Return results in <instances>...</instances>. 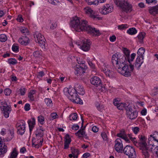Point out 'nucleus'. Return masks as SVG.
Returning a JSON list of instances; mask_svg holds the SVG:
<instances>
[{
	"mask_svg": "<svg viewBox=\"0 0 158 158\" xmlns=\"http://www.w3.org/2000/svg\"><path fill=\"white\" fill-rule=\"evenodd\" d=\"M20 31L22 33L26 35L28 34V29L25 27H22L20 28Z\"/></svg>",
	"mask_w": 158,
	"mask_h": 158,
	"instance_id": "obj_38",
	"label": "nucleus"
},
{
	"mask_svg": "<svg viewBox=\"0 0 158 158\" xmlns=\"http://www.w3.org/2000/svg\"><path fill=\"white\" fill-rule=\"evenodd\" d=\"M1 110L3 111L4 116L6 118H7L9 116V114L10 113L11 109L10 106H9L7 105L6 106H0Z\"/></svg>",
	"mask_w": 158,
	"mask_h": 158,
	"instance_id": "obj_14",
	"label": "nucleus"
},
{
	"mask_svg": "<svg viewBox=\"0 0 158 158\" xmlns=\"http://www.w3.org/2000/svg\"><path fill=\"white\" fill-rule=\"evenodd\" d=\"M114 147L117 152H122L123 151V145L121 139L118 138L115 140Z\"/></svg>",
	"mask_w": 158,
	"mask_h": 158,
	"instance_id": "obj_13",
	"label": "nucleus"
},
{
	"mask_svg": "<svg viewBox=\"0 0 158 158\" xmlns=\"http://www.w3.org/2000/svg\"><path fill=\"white\" fill-rule=\"evenodd\" d=\"M104 73L106 76L109 77H110L112 76V73L109 69H107V71H105Z\"/></svg>",
	"mask_w": 158,
	"mask_h": 158,
	"instance_id": "obj_52",
	"label": "nucleus"
},
{
	"mask_svg": "<svg viewBox=\"0 0 158 158\" xmlns=\"http://www.w3.org/2000/svg\"><path fill=\"white\" fill-rule=\"evenodd\" d=\"M128 27L127 24H122L118 26V28L119 29L122 30L127 28Z\"/></svg>",
	"mask_w": 158,
	"mask_h": 158,
	"instance_id": "obj_46",
	"label": "nucleus"
},
{
	"mask_svg": "<svg viewBox=\"0 0 158 158\" xmlns=\"http://www.w3.org/2000/svg\"><path fill=\"white\" fill-rule=\"evenodd\" d=\"M19 47L18 46V45L16 44H14L12 46V50L14 52H19Z\"/></svg>",
	"mask_w": 158,
	"mask_h": 158,
	"instance_id": "obj_42",
	"label": "nucleus"
},
{
	"mask_svg": "<svg viewBox=\"0 0 158 158\" xmlns=\"http://www.w3.org/2000/svg\"><path fill=\"white\" fill-rule=\"evenodd\" d=\"M116 37L114 35L111 36L110 38V40L111 42H114L116 40Z\"/></svg>",
	"mask_w": 158,
	"mask_h": 158,
	"instance_id": "obj_57",
	"label": "nucleus"
},
{
	"mask_svg": "<svg viewBox=\"0 0 158 158\" xmlns=\"http://www.w3.org/2000/svg\"><path fill=\"white\" fill-rule=\"evenodd\" d=\"M18 155V153L15 148L13 151L11 152L9 158H16Z\"/></svg>",
	"mask_w": 158,
	"mask_h": 158,
	"instance_id": "obj_33",
	"label": "nucleus"
},
{
	"mask_svg": "<svg viewBox=\"0 0 158 158\" xmlns=\"http://www.w3.org/2000/svg\"><path fill=\"white\" fill-rule=\"evenodd\" d=\"M135 55H136V54L135 53H132L131 55V56H130V62L128 61L130 64H131V61H133V60L134 59L135 56Z\"/></svg>",
	"mask_w": 158,
	"mask_h": 158,
	"instance_id": "obj_53",
	"label": "nucleus"
},
{
	"mask_svg": "<svg viewBox=\"0 0 158 158\" xmlns=\"http://www.w3.org/2000/svg\"><path fill=\"white\" fill-rule=\"evenodd\" d=\"M20 94L21 95H24L26 92V89L25 88H21L19 89Z\"/></svg>",
	"mask_w": 158,
	"mask_h": 158,
	"instance_id": "obj_50",
	"label": "nucleus"
},
{
	"mask_svg": "<svg viewBox=\"0 0 158 158\" xmlns=\"http://www.w3.org/2000/svg\"><path fill=\"white\" fill-rule=\"evenodd\" d=\"M149 12L151 14L156 15L158 14V6L152 7L149 9Z\"/></svg>",
	"mask_w": 158,
	"mask_h": 158,
	"instance_id": "obj_27",
	"label": "nucleus"
},
{
	"mask_svg": "<svg viewBox=\"0 0 158 158\" xmlns=\"http://www.w3.org/2000/svg\"><path fill=\"white\" fill-rule=\"evenodd\" d=\"M87 67L84 63L80 65H77L75 68V74L78 76L82 75L85 73Z\"/></svg>",
	"mask_w": 158,
	"mask_h": 158,
	"instance_id": "obj_8",
	"label": "nucleus"
},
{
	"mask_svg": "<svg viewBox=\"0 0 158 158\" xmlns=\"http://www.w3.org/2000/svg\"><path fill=\"white\" fill-rule=\"evenodd\" d=\"M95 106L97 109L99 111H102L104 109V106L98 102L95 103Z\"/></svg>",
	"mask_w": 158,
	"mask_h": 158,
	"instance_id": "obj_28",
	"label": "nucleus"
},
{
	"mask_svg": "<svg viewBox=\"0 0 158 158\" xmlns=\"http://www.w3.org/2000/svg\"><path fill=\"white\" fill-rule=\"evenodd\" d=\"M114 105L117 106L118 110H122L125 108L126 110L127 117L131 119H135L138 115L135 106L132 104L119 103L116 99H115L113 102Z\"/></svg>",
	"mask_w": 158,
	"mask_h": 158,
	"instance_id": "obj_4",
	"label": "nucleus"
},
{
	"mask_svg": "<svg viewBox=\"0 0 158 158\" xmlns=\"http://www.w3.org/2000/svg\"><path fill=\"white\" fill-rule=\"evenodd\" d=\"M90 82L91 83L96 87H99L100 88H99L100 89H102L103 90V89H104V87L102 86V83L101 80L100 78L96 76H94L90 79Z\"/></svg>",
	"mask_w": 158,
	"mask_h": 158,
	"instance_id": "obj_10",
	"label": "nucleus"
},
{
	"mask_svg": "<svg viewBox=\"0 0 158 158\" xmlns=\"http://www.w3.org/2000/svg\"><path fill=\"white\" fill-rule=\"evenodd\" d=\"M132 130L135 134H137L139 131V128L138 127H133Z\"/></svg>",
	"mask_w": 158,
	"mask_h": 158,
	"instance_id": "obj_51",
	"label": "nucleus"
},
{
	"mask_svg": "<svg viewBox=\"0 0 158 158\" xmlns=\"http://www.w3.org/2000/svg\"><path fill=\"white\" fill-rule=\"evenodd\" d=\"M11 90L9 89H6L4 90V93L6 95H9L10 94Z\"/></svg>",
	"mask_w": 158,
	"mask_h": 158,
	"instance_id": "obj_49",
	"label": "nucleus"
},
{
	"mask_svg": "<svg viewBox=\"0 0 158 158\" xmlns=\"http://www.w3.org/2000/svg\"><path fill=\"white\" fill-rule=\"evenodd\" d=\"M145 33L144 32H141L139 33L138 36V38L139 40V41L140 43H142L143 42V40L145 37Z\"/></svg>",
	"mask_w": 158,
	"mask_h": 158,
	"instance_id": "obj_30",
	"label": "nucleus"
},
{
	"mask_svg": "<svg viewBox=\"0 0 158 158\" xmlns=\"http://www.w3.org/2000/svg\"><path fill=\"white\" fill-rule=\"evenodd\" d=\"M115 4L123 11L128 13L131 11L132 6L127 0H114Z\"/></svg>",
	"mask_w": 158,
	"mask_h": 158,
	"instance_id": "obj_5",
	"label": "nucleus"
},
{
	"mask_svg": "<svg viewBox=\"0 0 158 158\" xmlns=\"http://www.w3.org/2000/svg\"><path fill=\"white\" fill-rule=\"evenodd\" d=\"M70 25L76 31H86L89 33L96 35H99L100 34L99 30L88 25L86 20H82L77 16L73 18L71 21Z\"/></svg>",
	"mask_w": 158,
	"mask_h": 158,
	"instance_id": "obj_3",
	"label": "nucleus"
},
{
	"mask_svg": "<svg viewBox=\"0 0 158 158\" xmlns=\"http://www.w3.org/2000/svg\"><path fill=\"white\" fill-rule=\"evenodd\" d=\"M7 40L6 36L4 34L0 35V41L2 42H5Z\"/></svg>",
	"mask_w": 158,
	"mask_h": 158,
	"instance_id": "obj_43",
	"label": "nucleus"
},
{
	"mask_svg": "<svg viewBox=\"0 0 158 158\" xmlns=\"http://www.w3.org/2000/svg\"><path fill=\"white\" fill-rule=\"evenodd\" d=\"M35 91L32 90L30 91L28 94V97L31 101L34 100V98L33 95L35 93Z\"/></svg>",
	"mask_w": 158,
	"mask_h": 158,
	"instance_id": "obj_35",
	"label": "nucleus"
},
{
	"mask_svg": "<svg viewBox=\"0 0 158 158\" xmlns=\"http://www.w3.org/2000/svg\"><path fill=\"white\" fill-rule=\"evenodd\" d=\"M14 137V132L13 130L10 131V134L9 136L7 138L8 140H11Z\"/></svg>",
	"mask_w": 158,
	"mask_h": 158,
	"instance_id": "obj_41",
	"label": "nucleus"
},
{
	"mask_svg": "<svg viewBox=\"0 0 158 158\" xmlns=\"http://www.w3.org/2000/svg\"><path fill=\"white\" fill-rule=\"evenodd\" d=\"M79 128V126L78 125H73L72 126V128L73 130L74 131H76V130H77Z\"/></svg>",
	"mask_w": 158,
	"mask_h": 158,
	"instance_id": "obj_60",
	"label": "nucleus"
},
{
	"mask_svg": "<svg viewBox=\"0 0 158 158\" xmlns=\"http://www.w3.org/2000/svg\"><path fill=\"white\" fill-rule=\"evenodd\" d=\"M77 118V116L76 113H73L71 114L69 116V119L70 120H76Z\"/></svg>",
	"mask_w": 158,
	"mask_h": 158,
	"instance_id": "obj_36",
	"label": "nucleus"
},
{
	"mask_svg": "<svg viewBox=\"0 0 158 158\" xmlns=\"http://www.w3.org/2000/svg\"><path fill=\"white\" fill-rule=\"evenodd\" d=\"M1 139L0 138V155L4 154L7 152V147L5 145H3L2 143Z\"/></svg>",
	"mask_w": 158,
	"mask_h": 158,
	"instance_id": "obj_22",
	"label": "nucleus"
},
{
	"mask_svg": "<svg viewBox=\"0 0 158 158\" xmlns=\"http://www.w3.org/2000/svg\"><path fill=\"white\" fill-rule=\"evenodd\" d=\"M146 2L147 3L149 4L150 3H156V1L155 0H146Z\"/></svg>",
	"mask_w": 158,
	"mask_h": 158,
	"instance_id": "obj_64",
	"label": "nucleus"
},
{
	"mask_svg": "<svg viewBox=\"0 0 158 158\" xmlns=\"http://www.w3.org/2000/svg\"><path fill=\"white\" fill-rule=\"evenodd\" d=\"M143 62V57L138 56L136 58L135 63V66L137 69H139Z\"/></svg>",
	"mask_w": 158,
	"mask_h": 158,
	"instance_id": "obj_19",
	"label": "nucleus"
},
{
	"mask_svg": "<svg viewBox=\"0 0 158 158\" xmlns=\"http://www.w3.org/2000/svg\"><path fill=\"white\" fill-rule=\"evenodd\" d=\"M37 141H35L34 142L33 140L32 141V145L33 146H34L36 148H39L42 145L43 142V139H41L39 140L40 139H37Z\"/></svg>",
	"mask_w": 158,
	"mask_h": 158,
	"instance_id": "obj_25",
	"label": "nucleus"
},
{
	"mask_svg": "<svg viewBox=\"0 0 158 158\" xmlns=\"http://www.w3.org/2000/svg\"><path fill=\"white\" fill-rule=\"evenodd\" d=\"M128 136L129 138L132 141H133V143L135 145H136V144L137 143V142L134 140V139H135V138H133L132 137V135L131 134H128Z\"/></svg>",
	"mask_w": 158,
	"mask_h": 158,
	"instance_id": "obj_54",
	"label": "nucleus"
},
{
	"mask_svg": "<svg viewBox=\"0 0 158 158\" xmlns=\"http://www.w3.org/2000/svg\"><path fill=\"white\" fill-rule=\"evenodd\" d=\"M101 136L104 140H106L107 139V135L105 133H102L101 134Z\"/></svg>",
	"mask_w": 158,
	"mask_h": 158,
	"instance_id": "obj_55",
	"label": "nucleus"
},
{
	"mask_svg": "<svg viewBox=\"0 0 158 158\" xmlns=\"http://www.w3.org/2000/svg\"><path fill=\"white\" fill-rule=\"evenodd\" d=\"M18 133L21 135H22L24 133L25 129V123L22 122L20 124H18L17 125Z\"/></svg>",
	"mask_w": 158,
	"mask_h": 158,
	"instance_id": "obj_15",
	"label": "nucleus"
},
{
	"mask_svg": "<svg viewBox=\"0 0 158 158\" xmlns=\"http://www.w3.org/2000/svg\"><path fill=\"white\" fill-rule=\"evenodd\" d=\"M117 135L126 141L128 140L124 131H121L120 133L117 134Z\"/></svg>",
	"mask_w": 158,
	"mask_h": 158,
	"instance_id": "obj_26",
	"label": "nucleus"
},
{
	"mask_svg": "<svg viewBox=\"0 0 158 158\" xmlns=\"http://www.w3.org/2000/svg\"><path fill=\"white\" fill-rule=\"evenodd\" d=\"M127 60L126 57L120 53L114 54L112 58V62L118 72L123 76L128 77L131 75V73L134 69L133 65L130 64V69L126 64Z\"/></svg>",
	"mask_w": 158,
	"mask_h": 158,
	"instance_id": "obj_2",
	"label": "nucleus"
},
{
	"mask_svg": "<svg viewBox=\"0 0 158 158\" xmlns=\"http://www.w3.org/2000/svg\"><path fill=\"white\" fill-rule=\"evenodd\" d=\"M85 127H84V128H81L79 130L77 133H75V135L76 136H78L79 138L83 137L85 138V139H87L88 137L85 134V132L84 131V129Z\"/></svg>",
	"mask_w": 158,
	"mask_h": 158,
	"instance_id": "obj_17",
	"label": "nucleus"
},
{
	"mask_svg": "<svg viewBox=\"0 0 158 158\" xmlns=\"http://www.w3.org/2000/svg\"><path fill=\"white\" fill-rule=\"evenodd\" d=\"M45 102L48 106H51L52 105V102L51 100L49 98H45Z\"/></svg>",
	"mask_w": 158,
	"mask_h": 158,
	"instance_id": "obj_39",
	"label": "nucleus"
},
{
	"mask_svg": "<svg viewBox=\"0 0 158 158\" xmlns=\"http://www.w3.org/2000/svg\"><path fill=\"white\" fill-rule=\"evenodd\" d=\"M73 43L78 46H80V48L84 51L89 50L90 48L89 40L82 37L78 41H73Z\"/></svg>",
	"mask_w": 158,
	"mask_h": 158,
	"instance_id": "obj_6",
	"label": "nucleus"
},
{
	"mask_svg": "<svg viewBox=\"0 0 158 158\" xmlns=\"http://www.w3.org/2000/svg\"><path fill=\"white\" fill-rule=\"evenodd\" d=\"M30 131H31L35 124V119L34 118H32L31 119L28 121Z\"/></svg>",
	"mask_w": 158,
	"mask_h": 158,
	"instance_id": "obj_24",
	"label": "nucleus"
},
{
	"mask_svg": "<svg viewBox=\"0 0 158 158\" xmlns=\"http://www.w3.org/2000/svg\"><path fill=\"white\" fill-rule=\"evenodd\" d=\"M24 109L26 111H28L30 109V105L28 103L25 104L24 106Z\"/></svg>",
	"mask_w": 158,
	"mask_h": 158,
	"instance_id": "obj_58",
	"label": "nucleus"
},
{
	"mask_svg": "<svg viewBox=\"0 0 158 158\" xmlns=\"http://www.w3.org/2000/svg\"><path fill=\"white\" fill-rule=\"evenodd\" d=\"M123 52L125 56L123 55H124L126 57V60H127L128 61H130V54L129 51L127 48H124L123 50Z\"/></svg>",
	"mask_w": 158,
	"mask_h": 158,
	"instance_id": "obj_29",
	"label": "nucleus"
},
{
	"mask_svg": "<svg viewBox=\"0 0 158 158\" xmlns=\"http://www.w3.org/2000/svg\"><path fill=\"white\" fill-rule=\"evenodd\" d=\"M8 62L10 64L14 65L17 63V61L14 58H10L8 60Z\"/></svg>",
	"mask_w": 158,
	"mask_h": 158,
	"instance_id": "obj_40",
	"label": "nucleus"
},
{
	"mask_svg": "<svg viewBox=\"0 0 158 158\" xmlns=\"http://www.w3.org/2000/svg\"><path fill=\"white\" fill-rule=\"evenodd\" d=\"M145 52V49L143 48H139L137 54L139 55L138 56L140 57H143V55Z\"/></svg>",
	"mask_w": 158,
	"mask_h": 158,
	"instance_id": "obj_32",
	"label": "nucleus"
},
{
	"mask_svg": "<svg viewBox=\"0 0 158 158\" xmlns=\"http://www.w3.org/2000/svg\"><path fill=\"white\" fill-rule=\"evenodd\" d=\"M38 121L39 122L42 124L44 123V117L41 115L39 116L38 117Z\"/></svg>",
	"mask_w": 158,
	"mask_h": 158,
	"instance_id": "obj_47",
	"label": "nucleus"
},
{
	"mask_svg": "<svg viewBox=\"0 0 158 158\" xmlns=\"http://www.w3.org/2000/svg\"><path fill=\"white\" fill-rule=\"evenodd\" d=\"M18 41L21 44L26 45L29 43V38L26 36H23L19 39Z\"/></svg>",
	"mask_w": 158,
	"mask_h": 158,
	"instance_id": "obj_18",
	"label": "nucleus"
},
{
	"mask_svg": "<svg viewBox=\"0 0 158 158\" xmlns=\"http://www.w3.org/2000/svg\"><path fill=\"white\" fill-rule=\"evenodd\" d=\"M64 139V143H70L71 140V138H70L69 135L67 134L65 136Z\"/></svg>",
	"mask_w": 158,
	"mask_h": 158,
	"instance_id": "obj_44",
	"label": "nucleus"
},
{
	"mask_svg": "<svg viewBox=\"0 0 158 158\" xmlns=\"http://www.w3.org/2000/svg\"><path fill=\"white\" fill-rule=\"evenodd\" d=\"M113 10L112 6L109 4H106L103 6L101 10H100V13L103 15H106L112 12Z\"/></svg>",
	"mask_w": 158,
	"mask_h": 158,
	"instance_id": "obj_11",
	"label": "nucleus"
},
{
	"mask_svg": "<svg viewBox=\"0 0 158 158\" xmlns=\"http://www.w3.org/2000/svg\"><path fill=\"white\" fill-rule=\"evenodd\" d=\"M72 150V153L73 155V156H78L79 154V151L77 149H71Z\"/></svg>",
	"mask_w": 158,
	"mask_h": 158,
	"instance_id": "obj_45",
	"label": "nucleus"
},
{
	"mask_svg": "<svg viewBox=\"0 0 158 158\" xmlns=\"http://www.w3.org/2000/svg\"><path fill=\"white\" fill-rule=\"evenodd\" d=\"M98 0H85L89 5H96L99 3Z\"/></svg>",
	"mask_w": 158,
	"mask_h": 158,
	"instance_id": "obj_34",
	"label": "nucleus"
},
{
	"mask_svg": "<svg viewBox=\"0 0 158 158\" xmlns=\"http://www.w3.org/2000/svg\"><path fill=\"white\" fill-rule=\"evenodd\" d=\"M43 131V130L41 128L37 129L35 132L36 139H40L43 137L44 135Z\"/></svg>",
	"mask_w": 158,
	"mask_h": 158,
	"instance_id": "obj_21",
	"label": "nucleus"
},
{
	"mask_svg": "<svg viewBox=\"0 0 158 158\" xmlns=\"http://www.w3.org/2000/svg\"><path fill=\"white\" fill-rule=\"evenodd\" d=\"M57 24L56 23H52L50 26V28L51 29L53 30L55 28L57 27Z\"/></svg>",
	"mask_w": 158,
	"mask_h": 158,
	"instance_id": "obj_56",
	"label": "nucleus"
},
{
	"mask_svg": "<svg viewBox=\"0 0 158 158\" xmlns=\"http://www.w3.org/2000/svg\"><path fill=\"white\" fill-rule=\"evenodd\" d=\"M127 33L131 35L135 34L137 33V31L135 28L132 27L127 30Z\"/></svg>",
	"mask_w": 158,
	"mask_h": 158,
	"instance_id": "obj_31",
	"label": "nucleus"
},
{
	"mask_svg": "<svg viewBox=\"0 0 158 158\" xmlns=\"http://www.w3.org/2000/svg\"><path fill=\"white\" fill-rule=\"evenodd\" d=\"M92 131L94 132H96L98 131V128L95 126H94L92 127Z\"/></svg>",
	"mask_w": 158,
	"mask_h": 158,
	"instance_id": "obj_61",
	"label": "nucleus"
},
{
	"mask_svg": "<svg viewBox=\"0 0 158 158\" xmlns=\"http://www.w3.org/2000/svg\"><path fill=\"white\" fill-rule=\"evenodd\" d=\"M76 89L74 88H69V89L68 88H65L64 89V91L66 92L68 91V93L70 95V97H69V99L72 98L73 97H75L77 95V91H76Z\"/></svg>",
	"mask_w": 158,
	"mask_h": 158,
	"instance_id": "obj_16",
	"label": "nucleus"
},
{
	"mask_svg": "<svg viewBox=\"0 0 158 158\" xmlns=\"http://www.w3.org/2000/svg\"><path fill=\"white\" fill-rule=\"evenodd\" d=\"M146 139L141 135L139 143V149L141 150L142 154L145 158H148L152 149L154 148L158 150L156 154L158 157V132H155L153 135H150L148 139L147 144L146 143Z\"/></svg>",
	"mask_w": 158,
	"mask_h": 158,
	"instance_id": "obj_1",
	"label": "nucleus"
},
{
	"mask_svg": "<svg viewBox=\"0 0 158 158\" xmlns=\"http://www.w3.org/2000/svg\"><path fill=\"white\" fill-rule=\"evenodd\" d=\"M74 88L76 89L77 93L79 94L83 95L85 94L83 86L80 85L79 84H76L74 86Z\"/></svg>",
	"mask_w": 158,
	"mask_h": 158,
	"instance_id": "obj_20",
	"label": "nucleus"
},
{
	"mask_svg": "<svg viewBox=\"0 0 158 158\" xmlns=\"http://www.w3.org/2000/svg\"><path fill=\"white\" fill-rule=\"evenodd\" d=\"M84 13L89 17L93 19L97 18V15L95 14V11L89 6H86L83 8Z\"/></svg>",
	"mask_w": 158,
	"mask_h": 158,
	"instance_id": "obj_12",
	"label": "nucleus"
},
{
	"mask_svg": "<svg viewBox=\"0 0 158 158\" xmlns=\"http://www.w3.org/2000/svg\"><path fill=\"white\" fill-rule=\"evenodd\" d=\"M33 55L36 58H40L42 56L41 52L40 51L34 52L33 53Z\"/></svg>",
	"mask_w": 158,
	"mask_h": 158,
	"instance_id": "obj_37",
	"label": "nucleus"
},
{
	"mask_svg": "<svg viewBox=\"0 0 158 158\" xmlns=\"http://www.w3.org/2000/svg\"><path fill=\"white\" fill-rule=\"evenodd\" d=\"M6 130L4 128H2V129L0 133L1 135H4L6 134Z\"/></svg>",
	"mask_w": 158,
	"mask_h": 158,
	"instance_id": "obj_63",
	"label": "nucleus"
},
{
	"mask_svg": "<svg viewBox=\"0 0 158 158\" xmlns=\"http://www.w3.org/2000/svg\"><path fill=\"white\" fill-rule=\"evenodd\" d=\"M35 41L38 43L40 46L44 45L45 44L46 40L43 35L39 32H36L34 35Z\"/></svg>",
	"mask_w": 158,
	"mask_h": 158,
	"instance_id": "obj_9",
	"label": "nucleus"
},
{
	"mask_svg": "<svg viewBox=\"0 0 158 158\" xmlns=\"http://www.w3.org/2000/svg\"><path fill=\"white\" fill-rule=\"evenodd\" d=\"M70 99L75 103L81 105L83 104V101L80 99L78 95H76L75 97H73L72 98H70Z\"/></svg>",
	"mask_w": 158,
	"mask_h": 158,
	"instance_id": "obj_23",
	"label": "nucleus"
},
{
	"mask_svg": "<svg viewBox=\"0 0 158 158\" xmlns=\"http://www.w3.org/2000/svg\"><path fill=\"white\" fill-rule=\"evenodd\" d=\"M51 116L52 117V119H54L57 118L58 115L56 113H53L51 114Z\"/></svg>",
	"mask_w": 158,
	"mask_h": 158,
	"instance_id": "obj_59",
	"label": "nucleus"
},
{
	"mask_svg": "<svg viewBox=\"0 0 158 158\" xmlns=\"http://www.w3.org/2000/svg\"><path fill=\"white\" fill-rule=\"evenodd\" d=\"M158 94V88L155 87L153 90L152 94V95L154 96L157 95Z\"/></svg>",
	"mask_w": 158,
	"mask_h": 158,
	"instance_id": "obj_48",
	"label": "nucleus"
},
{
	"mask_svg": "<svg viewBox=\"0 0 158 158\" xmlns=\"http://www.w3.org/2000/svg\"><path fill=\"white\" fill-rule=\"evenodd\" d=\"M17 20L20 22H22L23 21V19L20 15H19L18 16V18H17Z\"/></svg>",
	"mask_w": 158,
	"mask_h": 158,
	"instance_id": "obj_62",
	"label": "nucleus"
},
{
	"mask_svg": "<svg viewBox=\"0 0 158 158\" xmlns=\"http://www.w3.org/2000/svg\"><path fill=\"white\" fill-rule=\"evenodd\" d=\"M123 151L125 154L128 156L129 158H136V154L132 147L127 145L124 148Z\"/></svg>",
	"mask_w": 158,
	"mask_h": 158,
	"instance_id": "obj_7",
	"label": "nucleus"
}]
</instances>
